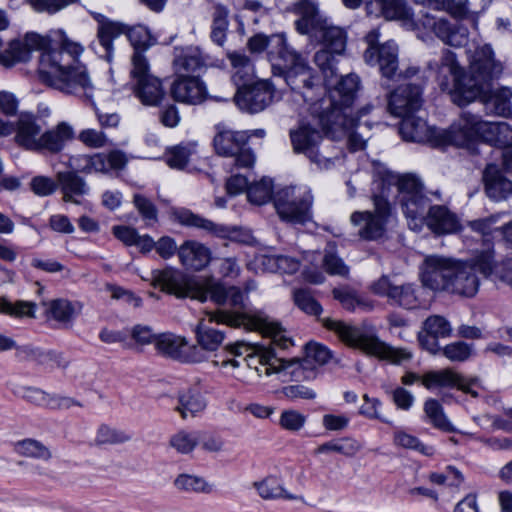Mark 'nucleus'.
I'll return each mask as SVG.
<instances>
[{
    "mask_svg": "<svg viewBox=\"0 0 512 512\" xmlns=\"http://www.w3.org/2000/svg\"><path fill=\"white\" fill-rule=\"evenodd\" d=\"M213 322L258 331L270 337L272 342L282 349H287L292 344L291 339L284 335L279 323L271 320L263 311L218 310L207 313V318L201 319L194 330L197 342L194 346L202 357L196 363L207 361L209 354L217 351L226 338L225 331L210 326Z\"/></svg>",
    "mask_w": 512,
    "mask_h": 512,
    "instance_id": "nucleus-3",
    "label": "nucleus"
},
{
    "mask_svg": "<svg viewBox=\"0 0 512 512\" xmlns=\"http://www.w3.org/2000/svg\"><path fill=\"white\" fill-rule=\"evenodd\" d=\"M295 304L304 312L318 315L322 311L321 305L313 298L309 291L299 289L294 292Z\"/></svg>",
    "mask_w": 512,
    "mask_h": 512,
    "instance_id": "nucleus-63",
    "label": "nucleus"
},
{
    "mask_svg": "<svg viewBox=\"0 0 512 512\" xmlns=\"http://www.w3.org/2000/svg\"><path fill=\"white\" fill-rule=\"evenodd\" d=\"M200 444V431L179 430L170 437L169 445L178 453L187 455Z\"/></svg>",
    "mask_w": 512,
    "mask_h": 512,
    "instance_id": "nucleus-49",
    "label": "nucleus"
},
{
    "mask_svg": "<svg viewBox=\"0 0 512 512\" xmlns=\"http://www.w3.org/2000/svg\"><path fill=\"white\" fill-rule=\"evenodd\" d=\"M323 325L328 330L334 331L347 345L362 349L367 354L387 360L393 364H401L413 357L412 352L389 346L377 337L366 335L358 327L341 320L325 318L323 319Z\"/></svg>",
    "mask_w": 512,
    "mask_h": 512,
    "instance_id": "nucleus-7",
    "label": "nucleus"
},
{
    "mask_svg": "<svg viewBox=\"0 0 512 512\" xmlns=\"http://www.w3.org/2000/svg\"><path fill=\"white\" fill-rule=\"evenodd\" d=\"M512 89L504 87L495 91L487 102V107L501 117L508 118L512 115Z\"/></svg>",
    "mask_w": 512,
    "mask_h": 512,
    "instance_id": "nucleus-51",
    "label": "nucleus"
},
{
    "mask_svg": "<svg viewBox=\"0 0 512 512\" xmlns=\"http://www.w3.org/2000/svg\"><path fill=\"white\" fill-rule=\"evenodd\" d=\"M332 294L342 307L350 312H354L357 309L371 311L374 307L372 301L347 286L334 288Z\"/></svg>",
    "mask_w": 512,
    "mask_h": 512,
    "instance_id": "nucleus-39",
    "label": "nucleus"
},
{
    "mask_svg": "<svg viewBox=\"0 0 512 512\" xmlns=\"http://www.w3.org/2000/svg\"><path fill=\"white\" fill-rule=\"evenodd\" d=\"M178 257L182 265L194 270L205 268L211 261V251L204 244L187 240L178 250Z\"/></svg>",
    "mask_w": 512,
    "mask_h": 512,
    "instance_id": "nucleus-33",
    "label": "nucleus"
},
{
    "mask_svg": "<svg viewBox=\"0 0 512 512\" xmlns=\"http://www.w3.org/2000/svg\"><path fill=\"white\" fill-rule=\"evenodd\" d=\"M497 122L484 121L479 115L463 112L453 127L451 141L457 146H468L474 140H481L495 146Z\"/></svg>",
    "mask_w": 512,
    "mask_h": 512,
    "instance_id": "nucleus-13",
    "label": "nucleus"
},
{
    "mask_svg": "<svg viewBox=\"0 0 512 512\" xmlns=\"http://www.w3.org/2000/svg\"><path fill=\"white\" fill-rule=\"evenodd\" d=\"M206 408V400L201 392L195 388H188L178 395V411L183 419L188 415L194 416Z\"/></svg>",
    "mask_w": 512,
    "mask_h": 512,
    "instance_id": "nucleus-41",
    "label": "nucleus"
},
{
    "mask_svg": "<svg viewBox=\"0 0 512 512\" xmlns=\"http://www.w3.org/2000/svg\"><path fill=\"white\" fill-rule=\"evenodd\" d=\"M46 315L60 323H69L74 316L80 311L81 305L72 303L67 299H54L45 304Z\"/></svg>",
    "mask_w": 512,
    "mask_h": 512,
    "instance_id": "nucleus-45",
    "label": "nucleus"
},
{
    "mask_svg": "<svg viewBox=\"0 0 512 512\" xmlns=\"http://www.w3.org/2000/svg\"><path fill=\"white\" fill-rule=\"evenodd\" d=\"M274 87L269 80H261L252 86H243L237 89L235 102L237 106L249 113L263 111L271 104L274 98Z\"/></svg>",
    "mask_w": 512,
    "mask_h": 512,
    "instance_id": "nucleus-18",
    "label": "nucleus"
},
{
    "mask_svg": "<svg viewBox=\"0 0 512 512\" xmlns=\"http://www.w3.org/2000/svg\"><path fill=\"white\" fill-rule=\"evenodd\" d=\"M225 351L234 357L246 355L244 360L247 362V366L254 368L259 375L262 373L266 375L278 373L282 375V380L286 381L288 377L297 380L303 374V368L299 362L285 361L275 357L270 352L255 354L254 348L242 341L227 345Z\"/></svg>",
    "mask_w": 512,
    "mask_h": 512,
    "instance_id": "nucleus-8",
    "label": "nucleus"
},
{
    "mask_svg": "<svg viewBox=\"0 0 512 512\" xmlns=\"http://www.w3.org/2000/svg\"><path fill=\"white\" fill-rule=\"evenodd\" d=\"M378 64L382 75L392 78L398 68V46L393 41L381 45L370 64Z\"/></svg>",
    "mask_w": 512,
    "mask_h": 512,
    "instance_id": "nucleus-38",
    "label": "nucleus"
},
{
    "mask_svg": "<svg viewBox=\"0 0 512 512\" xmlns=\"http://www.w3.org/2000/svg\"><path fill=\"white\" fill-rule=\"evenodd\" d=\"M131 87L135 97L145 106H158L166 95L161 79L155 75L139 80Z\"/></svg>",
    "mask_w": 512,
    "mask_h": 512,
    "instance_id": "nucleus-34",
    "label": "nucleus"
},
{
    "mask_svg": "<svg viewBox=\"0 0 512 512\" xmlns=\"http://www.w3.org/2000/svg\"><path fill=\"white\" fill-rule=\"evenodd\" d=\"M424 335L419 337L421 346L432 354L440 350L438 338L450 337L452 327L447 319L434 315L427 318L423 324Z\"/></svg>",
    "mask_w": 512,
    "mask_h": 512,
    "instance_id": "nucleus-29",
    "label": "nucleus"
},
{
    "mask_svg": "<svg viewBox=\"0 0 512 512\" xmlns=\"http://www.w3.org/2000/svg\"><path fill=\"white\" fill-rule=\"evenodd\" d=\"M262 264L271 272L292 274L299 269V262L284 255H268L262 257Z\"/></svg>",
    "mask_w": 512,
    "mask_h": 512,
    "instance_id": "nucleus-54",
    "label": "nucleus"
},
{
    "mask_svg": "<svg viewBox=\"0 0 512 512\" xmlns=\"http://www.w3.org/2000/svg\"><path fill=\"white\" fill-rule=\"evenodd\" d=\"M205 301L211 299L217 305H229L235 309H245L246 295L239 287H225L211 278L204 279Z\"/></svg>",
    "mask_w": 512,
    "mask_h": 512,
    "instance_id": "nucleus-26",
    "label": "nucleus"
},
{
    "mask_svg": "<svg viewBox=\"0 0 512 512\" xmlns=\"http://www.w3.org/2000/svg\"><path fill=\"white\" fill-rule=\"evenodd\" d=\"M253 487L257 491L259 497L266 501L271 500H289L304 501L303 496L289 492L285 486L283 478L276 474H269L264 478L255 481Z\"/></svg>",
    "mask_w": 512,
    "mask_h": 512,
    "instance_id": "nucleus-31",
    "label": "nucleus"
},
{
    "mask_svg": "<svg viewBox=\"0 0 512 512\" xmlns=\"http://www.w3.org/2000/svg\"><path fill=\"white\" fill-rule=\"evenodd\" d=\"M487 196L494 201L506 200L512 195V181L496 164H488L483 173Z\"/></svg>",
    "mask_w": 512,
    "mask_h": 512,
    "instance_id": "nucleus-30",
    "label": "nucleus"
},
{
    "mask_svg": "<svg viewBox=\"0 0 512 512\" xmlns=\"http://www.w3.org/2000/svg\"><path fill=\"white\" fill-rule=\"evenodd\" d=\"M155 348L160 354L182 363H196L202 358L194 345L188 344L184 337L173 333L158 335Z\"/></svg>",
    "mask_w": 512,
    "mask_h": 512,
    "instance_id": "nucleus-20",
    "label": "nucleus"
},
{
    "mask_svg": "<svg viewBox=\"0 0 512 512\" xmlns=\"http://www.w3.org/2000/svg\"><path fill=\"white\" fill-rule=\"evenodd\" d=\"M293 152L305 155L311 162L322 164L326 158L319 152L322 133L308 122H300L289 132Z\"/></svg>",
    "mask_w": 512,
    "mask_h": 512,
    "instance_id": "nucleus-17",
    "label": "nucleus"
},
{
    "mask_svg": "<svg viewBox=\"0 0 512 512\" xmlns=\"http://www.w3.org/2000/svg\"><path fill=\"white\" fill-rule=\"evenodd\" d=\"M128 38L134 47V51L145 50L153 45V39L149 31L144 26H136L129 30Z\"/></svg>",
    "mask_w": 512,
    "mask_h": 512,
    "instance_id": "nucleus-64",
    "label": "nucleus"
},
{
    "mask_svg": "<svg viewBox=\"0 0 512 512\" xmlns=\"http://www.w3.org/2000/svg\"><path fill=\"white\" fill-rule=\"evenodd\" d=\"M279 217L292 224H304L311 218L312 195L306 186H286L274 195Z\"/></svg>",
    "mask_w": 512,
    "mask_h": 512,
    "instance_id": "nucleus-10",
    "label": "nucleus"
},
{
    "mask_svg": "<svg viewBox=\"0 0 512 512\" xmlns=\"http://www.w3.org/2000/svg\"><path fill=\"white\" fill-rule=\"evenodd\" d=\"M124 32L123 27L116 22L101 21L98 24L97 38L105 53L103 57L110 62L113 57V41Z\"/></svg>",
    "mask_w": 512,
    "mask_h": 512,
    "instance_id": "nucleus-46",
    "label": "nucleus"
},
{
    "mask_svg": "<svg viewBox=\"0 0 512 512\" xmlns=\"http://www.w3.org/2000/svg\"><path fill=\"white\" fill-rule=\"evenodd\" d=\"M15 394L33 405L51 409L67 408L76 404L72 398L52 395L32 386H23Z\"/></svg>",
    "mask_w": 512,
    "mask_h": 512,
    "instance_id": "nucleus-32",
    "label": "nucleus"
},
{
    "mask_svg": "<svg viewBox=\"0 0 512 512\" xmlns=\"http://www.w3.org/2000/svg\"><path fill=\"white\" fill-rule=\"evenodd\" d=\"M178 73H194L206 64V57L197 47L187 48L174 62Z\"/></svg>",
    "mask_w": 512,
    "mask_h": 512,
    "instance_id": "nucleus-47",
    "label": "nucleus"
},
{
    "mask_svg": "<svg viewBox=\"0 0 512 512\" xmlns=\"http://www.w3.org/2000/svg\"><path fill=\"white\" fill-rule=\"evenodd\" d=\"M305 423L306 416L294 409H287L282 411L279 418L280 427L291 432H297L301 430Z\"/></svg>",
    "mask_w": 512,
    "mask_h": 512,
    "instance_id": "nucleus-61",
    "label": "nucleus"
},
{
    "mask_svg": "<svg viewBox=\"0 0 512 512\" xmlns=\"http://www.w3.org/2000/svg\"><path fill=\"white\" fill-rule=\"evenodd\" d=\"M78 139L87 147L93 149L104 148L110 144L107 135L101 131L92 128L82 130Z\"/></svg>",
    "mask_w": 512,
    "mask_h": 512,
    "instance_id": "nucleus-62",
    "label": "nucleus"
},
{
    "mask_svg": "<svg viewBox=\"0 0 512 512\" xmlns=\"http://www.w3.org/2000/svg\"><path fill=\"white\" fill-rule=\"evenodd\" d=\"M450 272L447 291L465 297L476 295L480 282L473 266L468 262L453 260Z\"/></svg>",
    "mask_w": 512,
    "mask_h": 512,
    "instance_id": "nucleus-22",
    "label": "nucleus"
},
{
    "mask_svg": "<svg viewBox=\"0 0 512 512\" xmlns=\"http://www.w3.org/2000/svg\"><path fill=\"white\" fill-rule=\"evenodd\" d=\"M59 39L53 46L49 39L30 32L23 38L9 42L0 52V65L10 68L31 59L34 51H41L38 73L42 82L62 93L77 96L94 105L96 88L86 66L79 61L83 46L58 31Z\"/></svg>",
    "mask_w": 512,
    "mask_h": 512,
    "instance_id": "nucleus-1",
    "label": "nucleus"
},
{
    "mask_svg": "<svg viewBox=\"0 0 512 512\" xmlns=\"http://www.w3.org/2000/svg\"><path fill=\"white\" fill-rule=\"evenodd\" d=\"M373 211H355L350 216L351 223L359 227L358 236L363 240L375 241L386 233V225L391 215V206L387 196L374 194Z\"/></svg>",
    "mask_w": 512,
    "mask_h": 512,
    "instance_id": "nucleus-12",
    "label": "nucleus"
},
{
    "mask_svg": "<svg viewBox=\"0 0 512 512\" xmlns=\"http://www.w3.org/2000/svg\"><path fill=\"white\" fill-rule=\"evenodd\" d=\"M15 350V357L20 361H31L42 366L45 350L32 344L18 345L5 334L0 333V353Z\"/></svg>",
    "mask_w": 512,
    "mask_h": 512,
    "instance_id": "nucleus-37",
    "label": "nucleus"
},
{
    "mask_svg": "<svg viewBox=\"0 0 512 512\" xmlns=\"http://www.w3.org/2000/svg\"><path fill=\"white\" fill-rule=\"evenodd\" d=\"M56 179L65 202L79 205L90 192L86 180L75 171H60Z\"/></svg>",
    "mask_w": 512,
    "mask_h": 512,
    "instance_id": "nucleus-27",
    "label": "nucleus"
},
{
    "mask_svg": "<svg viewBox=\"0 0 512 512\" xmlns=\"http://www.w3.org/2000/svg\"><path fill=\"white\" fill-rule=\"evenodd\" d=\"M174 488L181 493L209 494L213 492L214 486L205 478L188 473H181L173 480Z\"/></svg>",
    "mask_w": 512,
    "mask_h": 512,
    "instance_id": "nucleus-43",
    "label": "nucleus"
},
{
    "mask_svg": "<svg viewBox=\"0 0 512 512\" xmlns=\"http://www.w3.org/2000/svg\"><path fill=\"white\" fill-rule=\"evenodd\" d=\"M452 262L451 259L438 256L426 257L421 273L423 286L434 291L447 290Z\"/></svg>",
    "mask_w": 512,
    "mask_h": 512,
    "instance_id": "nucleus-24",
    "label": "nucleus"
},
{
    "mask_svg": "<svg viewBox=\"0 0 512 512\" xmlns=\"http://www.w3.org/2000/svg\"><path fill=\"white\" fill-rule=\"evenodd\" d=\"M423 412L425 419L435 428L444 432H456V428L447 418L439 400L429 398L424 402Z\"/></svg>",
    "mask_w": 512,
    "mask_h": 512,
    "instance_id": "nucleus-44",
    "label": "nucleus"
},
{
    "mask_svg": "<svg viewBox=\"0 0 512 512\" xmlns=\"http://www.w3.org/2000/svg\"><path fill=\"white\" fill-rule=\"evenodd\" d=\"M272 192V179L263 177L261 180L249 185L247 197L248 200L255 205H263L272 198Z\"/></svg>",
    "mask_w": 512,
    "mask_h": 512,
    "instance_id": "nucleus-53",
    "label": "nucleus"
},
{
    "mask_svg": "<svg viewBox=\"0 0 512 512\" xmlns=\"http://www.w3.org/2000/svg\"><path fill=\"white\" fill-rule=\"evenodd\" d=\"M370 289L374 294L387 297L390 301L406 309H412L416 303V294L412 283L396 284L388 276H382L371 285Z\"/></svg>",
    "mask_w": 512,
    "mask_h": 512,
    "instance_id": "nucleus-23",
    "label": "nucleus"
},
{
    "mask_svg": "<svg viewBox=\"0 0 512 512\" xmlns=\"http://www.w3.org/2000/svg\"><path fill=\"white\" fill-rule=\"evenodd\" d=\"M420 380L422 385L430 391L456 388L473 398L479 396L474 389L475 386H478L479 380L477 378L466 379L452 368L426 371Z\"/></svg>",
    "mask_w": 512,
    "mask_h": 512,
    "instance_id": "nucleus-15",
    "label": "nucleus"
},
{
    "mask_svg": "<svg viewBox=\"0 0 512 512\" xmlns=\"http://www.w3.org/2000/svg\"><path fill=\"white\" fill-rule=\"evenodd\" d=\"M130 83L131 85L138 82L139 80L152 76L151 67L149 60L142 50H136L131 56V67H130Z\"/></svg>",
    "mask_w": 512,
    "mask_h": 512,
    "instance_id": "nucleus-55",
    "label": "nucleus"
},
{
    "mask_svg": "<svg viewBox=\"0 0 512 512\" xmlns=\"http://www.w3.org/2000/svg\"><path fill=\"white\" fill-rule=\"evenodd\" d=\"M295 9L301 14V18L295 22L296 30L300 34L308 32L311 25H320L322 21L327 20L320 14L317 5L310 0H299L295 4Z\"/></svg>",
    "mask_w": 512,
    "mask_h": 512,
    "instance_id": "nucleus-42",
    "label": "nucleus"
},
{
    "mask_svg": "<svg viewBox=\"0 0 512 512\" xmlns=\"http://www.w3.org/2000/svg\"><path fill=\"white\" fill-rule=\"evenodd\" d=\"M178 220L183 225L201 228L218 237H230L234 241L247 245H252L255 242V238L250 231L240 229H233L230 231L227 227L216 224L208 219H204L188 210L180 211L178 213Z\"/></svg>",
    "mask_w": 512,
    "mask_h": 512,
    "instance_id": "nucleus-21",
    "label": "nucleus"
},
{
    "mask_svg": "<svg viewBox=\"0 0 512 512\" xmlns=\"http://www.w3.org/2000/svg\"><path fill=\"white\" fill-rule=\"evenodd\" d=\"M130 440L131 436L125 431L102 424L95 432L93 445L97 447H104L108 445L123 444Z\"/></svg>",
    "mask_w": 512,
    "mask_h": 512,
    "instance_id": "nucleus-48",
    "label": "nucleus"
},
{
    "mask_svg": "<svg viewBox=\"0 0 512 512\" xmlns=\"http://www.w3.org/2000/svg\"><path fill=\"white\" fill-rule=\"evenodd\" d=\"M14 134L15 143L24 150L57 154L74 138V129L63 121L44 131L37 116L21 113L15 120Z\"/></svg>",
    "mask_w": 512,
    "mask_h": 512,
    "instance_id": "nucleus-6",
    "label": "nucleus"
},
{
    "mask_svg": "<svg viewBox=\"0 0 512 512\" xmlns=\"http://www.w3.org/2000/svg\"><path fill=\"white\" fill-rule=\"evenodd\" d=\"M250 135L236 131L223 123L215 125L213 147L217 155L234 159L238 168H250L255 162L253 152L246 147Z\"/></svg>",
    "mask_w": 512,
    "mask_h": 512,
    "instance_id": "nucleus-11",
    "label": "nucleus"
},
{
    "mask_svg": "<svg viewBox=\"0 0 512 512\" xmlns=\"http://www.w3.org/2000/svg\"><path fill=\"white\" fill-rule=\"evenodd\" d=\"M362 2L363 0H343L344 5L350 9L358 8ZM366 10L370 15L383 16L388 20H401L411 28L414 27L411 9L406 7L404 0H367Z\"/></svg>",
    "mask_w": 512,
    "mask_h": 512,
    "instance_id": "nucleus-19",
    "label": "nucleus"
},
{
    "mask_svg": "<svg viewBox=\"0 0 512 512\" xmlns=\"http://www.w3.org/2000/svg\"><path fill=\"white\" fill-rule=\"evenodd\" d=\"M276 37H284V35H272L271 37H266L264 35H255L251 37L248 41V48L253 53H260L264 51L266 48H269L268 56L271 62V66L273 67V60L278 57L275 51H278V48L275 46L276 44L273 42V39Z\"/></svg>",
    "mask_w": 512,
    "mask_h": 512,
    "instance_id": "nucleus-58",
    "label": "nucleus"
},
{
    "mask_svg": "<svg viewBox=\"0 0 512 512\" xmlns=\"http://www.w3.org/2000/svg\"><path fill=\"white\" fill-rule=\"evenodd\" d=\"M425 223L432 232L439 235L454 233L459 228L457 217L441 205L430 207Z\"/></svg>",
    "mask_w": 512,
    "mask_h": 512,
    "instance_id": "nucleus-36",
    "label": "nucleus"
},
{
    "mask_svg": "<svg viewBox=\"0 0 512 512\" xmlns=\"http://www.w3.org/2000/svg\"><path fill=\"white\" fill-rule=\"evenodd\" d=\"M128 163L125 152L115 149L108 153H94L88 155V174L108 175L112 171L123 170Z\"/></svg>",
    "mask_w": 512,
    "mask_h": 512,
    "instance_id": "nucleus-28",
    "label": "nucleus"
},
{
    "mask_svg": "<svg viewBox=\"0 0 512 512\" xmlns=\"http://www.w3.org/2000/svg\"><path fill=\"white\" fill-rule=\"evenodd\" d=\"M423 25L430 27L440 39L450 46L462 47L468 42V31L466 28L461 26L452 27L444 19L434 20L426 16V22Z\"/></svg>",
    "mask_w": 512,
    "mask_h": 512,
    "instance_id": "nucleus-35",
    "label": "nucleus"
},
{
    "mask_svg": "<svg viewBox=\"0 0 512 512\" xmlns=\"http://www.w3.org/2000/svg\"><path fill=\"white\" fill-rule=\"evenodd\" d=\"M442 354L451 362H464L472 354L473 345L463 341L447 344L442 349Z\"/></svg>",
    "mask_w": 512,
    "mask_h": 512,
    "instance_id": "nucleus-60",
    "label": "nucleus"
},
{
    "mask_svg": "<svg viewBox=\"0 0 512 512\" xmlns=\"http://www.w3.org/2000/svg\"><path fill=\"white\" fill-rule=\"evenodd\" d=\"M0 312L13 317H31L35 315V304L30 301H16L14 303L5 298L0 299Z\"/></svg>",
    "mask_w": 512,
    "mask_h": 512,
    "instance_id": "nucleus-57",
    "label": "nucleus"
},
{
    "mask_svg": "<svg viewBox=\"0 0 512 512\" xmlns=\"http://www.w3.org/2000/svg\"><path fill=\"white\" fill-rule=\"evenodd\" d=\"M468 263L474 267V273L479 271L485 277H493L495 281V269L497 265L494 264V254L490 248L480 252Z\"/></svg>",
    "mask_w": 512,
    "mask_h": 512,
    "instance_id": "nucleus-59",
    "label": "nucleus"
},
{
    "mask_svg": "<svg viewBox=\"0 0 512 512\" xmlns=\"http://www.w3.org/2000/svg\"><path fill=\"white\" fill-rule=\"evenodd\" d=\"M233 73L232 81L237 89L246 86L254 77V65L252 61L244 54L232 52L228 54Z\"/></svg>",
    "mask_w": 512,
    "mask_h": 512,
    "instance_id": "nucleus-40",
    "label": "nucleus"
},
{
    "mask_svg": "<svg viewBox=\"0 0 512 512\" xmlns=\"http://www.w3.org/2000/svg\"><path fill=\"white\" fill-rule=\"evenodd\" d=\"M151 284L161 291L177 298H192L205 302L204 280H199L185 272L168 266L151 272Z\"/></svg>",
    "mask_w": 512,
    "mask_h": 512,
    "instance_id": "nucleus-9",
    "label": "nucleus"
},
{
    "mask_svg": "<svg viewBox=\"0 0 512 512\" xmlns=\"http://www.w3.org/2000/svg\"><path fill=\"white\" fill-rule=\"evenodd\" d=\"M278 57L273 60L272 73L283 78L292 91L299 93L305 102H314L326 88L307 60L287 44L285 37L273 39Z\"/></svg>",
    "mask_w": 512,
    "mask_h": 512,
    "instance_id": "nucleus-5",
    "label": "nucleus"
},
{
    "mask_svg": "<svg viewBox=\"0 0 512 512\" xmlns=\"http://www.w3.org/2000/svg\"><path fill=\"white\" fill-rule=\"evenodd\" d=\"M196 152L193 143L180 144L170 148L166 153V162L171 168L183 169Z\"/></svg>",
    "mask_w": 512,
    "mask_h": 512,
    "instance_id": "nucleus-52",
    "label": "nucleus"
},
{
    "mask_svg": "<svg viewBox=\"0 0 512 512\" xmlns=\"http://www.w3.org/2000/svg\"><path fill=\"white\" fill-rule=\"evenodd\" d=\"M228 11L222 5H215L213 12V24L211 38L218 44L223 45L226 39V30L228 28Z\"/></svg>",
    "mask_w": 512,
    "mask_h": 512,
    "instance_id": "nucleus-56",
    "label": "nucleus"
},
{
    "mask_svg": "<svg viewBox=\"0 0 512 512\" xmlns=\"http://www.w3.org/2000/svg\"><path fill=\"white\" fill-rule=\"evenodd\" d=\"M15 451L24 457L48 461L51 457L50 449L42 442L27 438L15 443Z\"/></svg>",
    "mask_w": 512,
    "mask_h": 512,
    "instance_id": "nucleus-50",
    "label": "nucleus"
},
{
    "mask_svg": "<svg viewBox=\"0 0 512 512\" xmlns=\"http://www.w3.org/2000/svg\"><path fill=\"white\" fill-rule=\"evenodd\" d=\"M416 93L412 84L398 87L389 99V110L392 115L401 118L399 133L403 140L414 142L416 135Z\"/></svg>",
    "mask_w": 512,
    "mask_h": 512,
    "instance_id": "nucleus-14",
    "label": "nucleus"
},
{
    "mask_svg": "<svg viewBox=\"0 0 512 512\" xmlns=\"http://www.w3.org/2000/svg\"><path fill=\"white\" fill-rule=\"evenodd\" d=\"M304 35H310L322 41L323 47L315 52L313 61L323 75L324 87L328 97L320 100L319 125L327 133L335 135L340 131H348L357 125L352 116L351 107L355 100L359 80L356 75L338 77V57L346 47L345 32L332 26L327 20L320 25H311Z\"/></svg>",
    "mask_w": 512,
    "mask_h": 512,
    "instance_id": "nucleus-2",
    "label": "nucleus"
},
{
    "mask_svg": "<svg viewBox=\"0 0 512 512\" xmlns=\"http://www.w3.org/2000/svg\"><path fill=\"white\" fill-rule=\"evenodd\" d=\"M171 95L177 102L197 105L206 100L207 88L203 81L194 76H178L171 85Z\"/></svg>",
    "mask_w": 512,
    "mask_h": 512,
    "instance_id": "nucleus-25",
    "label": "nucleus"
},
{
    "mask_svg": "<svg viewBox=\"0 0 512 512\" xmlns=\"http://www.w3.org/2000/svg\"><path fill=\"white\" fill-rule=\"evenodd\" d=\"M467 71L460 67L456 54L450 50L443 52L441 65L447 67L455 79V101L459 105L468 104L485 94L491 82L502 73V64L494 57L490 45L476 47L469 51Z\"/></svg>",
    "mask_w": 512,
    "mask_h": 512,
    "instance_id": "nucleus-4",
    "label": "nucleus"
},
{
    "mask_svg": "<svg viewBox=\"0 0 512 512\" xmlns=\"http://www.w3.org/2000/svg\"><path fill=\"white\" fill-rule=\"evenodd\" d=\"M382 184L397 187V202L406 218L410 220V228L414 230L416 228V177L411 173L399 174L386 171L382 177Z\"/></svg>",
    "mask_w": 512,
    "mask_h": 512,
    "instance_id": "nucleus-16",
    "label": "nucleus"
}]
</instances>
